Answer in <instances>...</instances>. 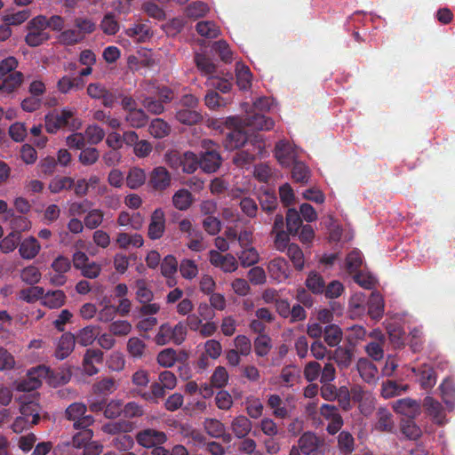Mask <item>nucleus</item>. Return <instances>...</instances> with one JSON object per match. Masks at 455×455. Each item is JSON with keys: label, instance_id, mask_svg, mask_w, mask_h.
<instances>
[{"label": "nucleus", "instance_id": "19", "mask_svg": "<svg viewBox=\"0 0 455 455\" xmlns=\"http://www.w3.org/2000/svg\"><path fill=\"white\" fill-rule=\"evenodd\" d=\"M75 344V335L72 334L71 332H65L64 334L61 335L59 340L55 351V356L60 360L67 358L74 350Z\"/></svg>", "mask_w": 455, "mask_h": 455}, {"label": "nucleus", "instance_id": "30", "mask_svg": "<svg viewBox=\"0 0 455 455\" xmlns=\"http://www.w3.org/2000/svg\"><path fill=\"white\" fill-rule=\"evenodd\" d=\"M147 176L145 171L139 167L131 168L126 176V185L131 189H138L145 184Z\"/></svg>", "mask_w": 455, "mask_h": 455}, {"label": "nucleus", "instance_id": "37", "mask_svg": "<svg viewBox=\"0 0 455 455\" xmlns=\"http://www.w3.org/2000/svg\"><path fill=\"white\" fill-rule=\"evenodd\" d=\"M343 332L339 326L336 324L326 325L323 329L324 341L330 347L338 346L342 340Z\"/></svg>", "mask_w": 455, "mask_h": 455}, {"label": "nucleus", "instance_id": "58", "mask_svg": "<svg viewBox=\"0 0 455 455\" xmlns=\"http://www.w3.org/2000/svg\"><path fill=\"white\" fill-rule=\"evenodd\" d=\"M132 425L125 420L108 422L102 426V430L106 434L117 435L120 433H127L131 430Z\"/></svg>", "mask_w": 455, "mask_h": 455}, {"label": "nucleus", "instance_id": "15", "mask_svg": "<svg viewBox=\"0 0 455 455\" xmlns=\"http://www.w3.org/2000/svg\"><path fill=\"white\" fill-rule=\"evenodd\" d=\"M24 75L14 71L7 76H0V93L9 95L14 92L23 83Z\"/></svg>", "mask_w": 455, "mask_h": 455}, {"label": "nucleus", "instance_id": "22", "mask_svg": "<svg viewBox=\"0 0 455 455\" xmlns=\"http://www.w3.org/2000/svg\"><path fill=\"white\" fill-rule=\"evenodd\" d=\"M423 405L436 424L443 425L444 423L445 414L442 404L438 401L431 396H427L424 399Z\"/></svg>", "mask_w": 455, "mask_h": 455}, {"label": "nucleus", "instance_id": "17", "mask_svg": "<svg viewBox=\"0 0 455 455\" xmlns=\"http://www.w3.org/2000/svg\"><path fill=\"white\" fill-rule=\"evenodd\" d=\"M243 123L246 126L259 131H268L274 127V121L261 113L247 115Z\"/></svg>", "mask_w": 455, "mask_h": 455}, {"label": "nucleus", "instance_id": "54", "mask_svg": "<svg viewBox=\"0 0 455 455\" xmlns=\"http://www.w3.org/2000/svg\"><path fill=\"white\" fill-rule=\"evenodd\" d=\"M195 62L197 68L206 76H212L216 72L215 64L204 54L196 53L195 56Z\"/></svg>", "mask_w": 455, "mask_h": 455}, {"label": "nucleus", "instance_id": "27", "mask_svg": "<svg viewBox=\"0 0 455 455\" xmlns=\"http://www.w3.org/2000/svg\"><path fill=\"white\" fill-rule=\"evenodd\" d=\"M66 294L61 290L44 292L42 303L49 308H60L66 302Z\"/></svg>", "mask_w": 455, "mask_h": 455}, {"label": "nucleus", "instance_id": "24", "mask_svg": "<svg viewBox=\"0 0 455 455\" xmlns=\"http://www.w3.org/2000/svg\"><path fill=\"white\" fill-rule=\"evenodd\" d=\"M368 315L373 320H379L384 313V300L378 291L371 292L368 299Z\"/></svg>", "mask_w": 455, "mask_h": 455}, {"label": "nucleus", "instance_id": "42", "mask_svg": "<svg viewBox=\"0 0 455 455\" xmlns=\"http://www.w3.org/2000/svg\"><path fill=\"white\" fill-rule=\"evenodd\" d=\"M196 30L200 36L206 38H216L220 33V28L213 21L210 20L197 22Z\"/></svg>", "mask_w": 455, "mask_h": 455}, {"label": "nucleus", "instance_id": "4", "mask_svg": "<svg viewBox=\"0 0 455 455\" xmlns=\"http://www.w3.org/2000/svg\"><path fill=\"white\" fill-rule=\"evenodd\" d=\"M28 34L25 36L26 44L30 47H37L47 42L51 36L46 31V16L37 15L27 24Z\"/></svg>", "mask_w": 455, "mask_h": 455}, {"label": "nucleus", "instance_id": "2", "mask_svg": "<svg viewBox=\"0 0 455 455\" xmlns=\"http://www.w3.org/2000/svg\"><path fill=\"white\" fill-rule=\"evenodd\" d=\"M187 338V325L184 322H179L176 325L172 326L169 323L160 325L155 341L159 346L169 343L174 345H181Z\"/></svg>", "mask_w": 455, "mask_h": 455}, {"label": "nucleus", "instance_id": "18", "mask_svg": "<svg viewBox=\"0 0 455 455\" xmlns=\"http://www.w3.org/2000/svg\"><path fill=\"white\" fill-rule=\"evenodd\" d=\"M247 140L246 132L241 129H234L226 134L223 145L227 150L232 151L244 146Z\"/></svg>", "mask_w": 455, "mask_h": 455}, {"label": "nucleus", "instance_id": "52", "mask_svg": "<svg viewBox=\"0 0 455 455\" xmlns=\"http://www.w3.org/2000/svg\"><path fill=\"white\" fill-rule=\"evenodd\" d=\"M363 259L359 251H350L346 258L345 267L349 274L355 275L361 272L360 267L362 266Z\"/></svg>", "mask_w": 455, "mask_h": 455}, {"label": "nucleus", "instance_id": "36", "mask_svg": "<svg viewBox=\"0 0 455 455\" xmlns=\"http://www.w3.org/2000/svg\"><path fill=\"white\" fill-rule=\"evenodd\" d=\"M307 288L314 294H323L325 282L323 276L316 271H311L305 282Z\"/></svg>", "mask_w": 455, "mask_h": 455}, {"label": "nucleus", "instance_id": "31", "mask_svg": "<svg viewBox=\"0 0 455 455\" xmlns=\"http://www.w3.org/2000/svg\"><path fill=\"white\" fill-rule=\"evenodd\" d=\"M353 348L347 347H338L333 352V359L341 369L348 368L353 360Z\"/></svg>", "mask_w": 455, "mask_h": 455}, {"label": "nucleus", "instance_id": "50", "mask_svg": "<svg viewBox=\"0 0 455 455\" xmlns=\"http://www.w3.org/2000/svg\"><path fill=\"white\" fill-rule=\"evenodd\" d=\"M267 405L273 409L275 418L285 419L288 417V410L283 405V400L278 395H270L267 399Z\"/></svg>", "mask_w": 455, "mask_h": 455}, {"label": "nucleus", "instance_id": "57", "mask_svg": "<svg viewBox=\"0 0 455 455\" xmlns=\"http://www.w3.org/2000/svg\"><path fill=\"white\" fill-rule=\"evenodd\" d=\"M125 34L138 42H144L150 36V30L145 24H136L125 29Z\"/></svg>", "mask_w": 455, "mask_h": 455}, {"label": "nucleus", "instance_id": "46", "mask_svg": "<svg viewBox=\"0 0 455 455\" xmlns=\"http://www.w3.org/2000/svg\"><path fill=\"white\" fill-rule=\"evenodd\" d=\"M259 201L262 211L272 213L278 205L277 197L274 192L264 191L259 194Z\"/></svg>", "mask_w": 455, "mask_h": 455}, {"label": "nucleus", "instance_id": "35", "mask_svg": "<svg viewBox=\"0 0 455 455\" xmlns=\"http://www.w3.org/2000/svg\"><path fill=\"white\" fill-rule=\"evenodd\" d=\"M193 203L192 194L185 188L179 189L172 196V204L180 211L188 210Z\"/></svg>", "mask_w": 455, "mask_h": 455}, {"label": "nucleus", "instance_id": "41", "mask_svg": "<svg viewBox=\"0 0 455 455\" xmlns=\"http://www.w3.org/2000/svg\"><path fill=\"white\" fill-rule=\"evenodd\" d=\"M439 388L443 403L452 409L455 406V384L450 379H444Z\"/></svg>", "mask_w": 455, "mask_h": 455}, {"label": "nucleus", "instance_id": "59", "mask_svg": "<svg viewBox=\"0 0 455 455\" xmlns=\"http://www.w3.org/2000/svg\"><path fill=\"white\" fill-rule=\"evenodd\" d=\"M72 438L73 446L76 448L84 447L89 443L93 436V431L87 427L86 428H78Z\"/></svg>", "mask_w": 455, "mask_h": 455}, {"label": "nucleus", "instance_id": "1", "mask_svg": "<svg viewBox=\"0 0 455 455\" xmlns=\"http://www.w3.org/2000/svg\"><path fill=\"white\" fill-rule=\"evenodd\" d=\"M75 112L68 108L54 109L44 117L45 130L49 133H56L61 128L70 131L79 129L81 122L74 118Z\"/></svg>", "mask_w": 455, "mask_h": 455}, {"label": "nucleus", "instance_id": "43", "mask_svg": "<svg viewBox=\"0 0 455 455\" xmlns=\"http://www.w3.org/2000/svg\"><path fill=\"white\" fill-rule=\"evenodd\" d=\"M378 421L376 428L380 431L392 432L394 420L392 414L385 408H379L377 411Z\"/></svg>", "mask_w": 455, "mask_h": 455}, {"label": "nucleus", "instance_id": "44", "mask_svg": "<svg viewBox=\"0 0 455 455\" xmlns=\"http://www.w3.org/2000/svg\"><path fill=\"white\" fill-rule=\"evenodd\" d=\"M408 385H401L393 380L383 382L381 388V395L385 398H390L395 395H400L408 390Z\"/></svg>", "mask_w": 455, "mask_h": 455}, {"label": "nucleus", "instance_id": "53", "mask_svg": "<svg viewBox=\"0 0 455 455\" xmlns=\"http://www.w3.org/2000/svg\"><path fill=\"white\" fill-rule=\"evenodd\" d=\"M59 42L67 46H72L84 41V36L76 28L63 30L59 37Z\"/></svg>", "mask_w": 455, "mask_h": 455}, {"label": "nucleus", "instance_id": "62", "mask_svg": "<svg viewBox=\"0 0 455 455\" xmlns=\"http://www.w3.org/2000/svg\"><path fill=\"white\" fill-rule=\"evenodd\" d=\"M239 260L243 267H251L259 261V256L254 247H244L238 255Z\"/></svg>", "mask_w": 455, "mask_h": 455}, {"label": "nucleus", "instance_id": "16", "mask_svg": "<svg viewBox=\"0 0 455 455\" xmlns=\"http://www.w3.org/2000/svg\"><path fill=\"white\" fill-rule=\"evenodd\" d=\"M370 336L378 339V341H371L365 346V352L370 358L374 361H380L384 357L383 344L385 336L381 331L374 330L370 333Z\"/></svg>", "mask_w": 455, "mask_h": 455}, {"label": "nucleus", "instance_id": "48", "mask_svg": "<svg viewBox=\"0 0 455 455\" xmlns=\"http://www.w3.org/2000/svg\"><path fill=\"white\" fill-rule=\"evenodd\" d=\"M389 341L395 348H401L404 346V331L399 325L389 324L387 327Z\"/></svg>", "mask_w": 455, "mask_h": 455}, {"label": "nucleus", "instance_id": "63", "mask_svg": "<svg viewBox=\"0 0 455 455\" xmlns=\"http://www.w3.org/2000/svg\"><path fill=\"white\" fill-rule=\"evenodd\" d=\"M137 291L136 297L140 303H148L153 299L154 294L148 287L144 279H138L135 282Z\"/></svg>", "mask_w": 455, "mask_h": 455}, {"label": "nucleus", "instance_id": "11", "mask_svg": "<svg viewBox=\"0 0 455 455\" xmlns=\"http://www.w3.org/2000/svg\"><path fill=\"white\" fill-rule=\"evenodd\" d=\"M299 450L305 455H318V450L323 445V440L312 432L304 433L299 439Z\"/></svg>", "mask_w": 455, "mask_h": 455}, {"label": "nucleus", "instance_id": "10", "mask_svg": "<svg viewBox=\"0 0 455 455\" xmlns=\"http://www.w3.org/2000/svg\"><path fill=\"white\" fill-rule=\"evenodd\" d=\"M103 352L98 348L86 349L83 358V370L88 376H93L99 372L98 364L103 363Z\"/></svg>", "mask_w": 455, "mask_h": 455}, {"label": "nucleus", "instance_id": "56", "mask_svg": "<svg viewBox=\"0 0 455 455\" xmlns=\"http://www.w3.org/2000/svg\"><path fill=\"white\" fill-rule=\"evenodd\" d=\"M204 427L206 433L212 438H220L226 430L225 425L216 419H206Z\"/></svg>", "mask_w": 455, "mask_h": 455}, {"label": "nucleus", "instance_id": "12", "mask_svg": "<svg viewBox=\"0 0 455 455\" xmlns=\"http://www.w3.org/2000/svg\"><path fill=\"white\" fill-rule=\"evenodd\" d=\"M165 231V214L161 208L156 209L150 218L148 236L151 240L160 239Z\"/></svg>", "mask_w": 455, "mask_h": 455}, {"label": "nucleus", "instance_id": "14", "mask_svg": "<svg viewBox=\"0 0 455 455\" xmlns=\"http://www.w3.org/2000/svg\"><path fill=\"white\" fill-rule=\"evenodd\" d=\"M267 268L270 276L277 282L286 280L291 274L289 263L282 257H277L270 260Z\"/></svg>", "mask_w": 455, "mask_h": 455}, {"label": "nucleus", "instance_id": "49", "mask_svg": "<svg viewBox=\"0 0 455 455\" xmlns=\"http://www.w3.org/2000/svg\"><path fill=\"white\" fill-rule=\"evenodd\" d=\"M414 419L415 418L403 419L400 424L403 435L411 440H416L421 435V429L416 425Z\"/></svg>", "mask_w": 455, "mask_h": 455}, {"label": "nucleus", "instance_id": "32", "mask_svg": "<svg viewBox=\"0 0 455 455\" xmlns=\"http://www.w3.org/2000/svg\"><path fill=\"white\" fill-rule=\"evenodd\" d=\"M272 347V339L267 334L258 335L253 340L254 352L258 357L267 356Z\"/></svg>", "mask_w": 455, "mask_h": 455}, {"label": "nucleus", "instance_id": "40", "mask_svg": "<svg viewBox=\"0 0 455 455\" xmlns=\"http://www.w3.org/2000/svg\"><path fill=\"white\" fill-rule=\"evenodd\" d=\"M125 120L133 128H142L148 124V116L142 108H136L126 114Z\"/></svg>", "mask_w": 455, "mask_h": 455}, {"label": "nucleus", "instance_id": "21", "mask_svg": "<svg viewBox=\"0 0 455 455\" xmlns=\"http://www.w3.org/2000/svg\"><path fill=\"white\" fill-rule=\"evenodd\" d=\"M84 86V81L80 76L72 77L63 76L57 83V89L60 93L67 94L72 91H79Z\"/></svg>", "mask_w": 455, "mask_h": 455}, {"label": "nucleus", "instance_id": "23", "mask_svg": "<svg viewBox=\"0 0 455 455\" xmlns=\"http://www.w3.org/2000/svg\"><path fill=\"white\" fill-rule=\"evenodd\" d=\"M188 356V353L185 351L180 352L178 355L173 348H165L158 354L157 363L163 367L169 368L173 366L178 360L186 361Z\"/></svg>", "mask_w": 455, "mask_h": 455}, {"label": "nucleus", "instance_id": "28", "mask_svg": "<svg viewBox=\"0 0 455 455\" xmlns=\"http://www.w3.org/2000/svg\"><path fill=\"white\" fill-rule=\"evenodd\" d=\"M40 248L37 240L31 236L20 243L19 251L23 259H31L38 254Z\"/></svg>", "mask_w": 455, "mask_h": 455}, {"label": "nucleus", "instance_id": "13", "mask_svg": "<svg viewBox=\"0 0 455 455\" xmlns=\"http://www.w3.org/2000/svg\"><path fill=\"white\" fill-rule=\"evenodd\" d=\"M392 408L396 413L404 415L407 419L416 418L420 413L419 402L409 397L393 402Z\"/></svg>", "mask_w": 455, "mask_h": 455}, {"label": "nucleus", "instance_id": "20", "mask_svg": "<svg viewBox=\"0 0 455 455\" xmlns=\"http://www.w3.org/2000/svg\"><path fill=\"white\" fill-rule=\"evenodd\" d=\"M230 428L238 439H243L251 431L252 422L245 416L239 415L231 421Z\"/></svg>", "mask_w": 455, "mask_h": 455}, {"label": "nucleus", "instance_id": "29", "mask_svg": "<svg viewBox=\"0 0 455 455\" xmlns=\"http://www.w3.org/2000/svg\"><path fill=\"white\" fill-rule=\"evenodd\" d=\"M293 151L289 142L280 140L275 148V156L277 161L283 164H289L293 159Z\"/></svg>", "mask_w": 455, "mask_h": 455}, {"label": "nucleus", "instance_id": "7", "mask_svg": "<svg viewBox=\"0 0 455 455\" xmlns=\"http://www.w3.org/2000/svg\"><path fill=\"white\" fill-rule=\"evenodd\" d=\"M137 443L145 448H151L158 444H164L167 442L168 438L164 431L155 428H146L139 431L136 434Z\"/></svg>", "mask_w": 455, "mask_h": 455}, {"label": "nucleus", "instance_id": "38", "mask_svg": "<svg viewBox=\"0 0 455 455\" xmlns=\"http://www.w3.org/2000/svg\"><path fill=\"white\" fill-rule=\"evenodd\" d=\"M20 416L30 419V425H36L40 420V407L35 402L24 403L20 406Z\"/></svg>", "mask_w": 455, "mask_h": 455}, {"label": "nucleus", "instance_id": "61", "mask_svg": "<svg viewBox=\"0 0 455 455\" xmlns=\"http://www.w3.org/2000/svg\"><path fill=\"white\" fill-rule=\"evenodd\" d=\"M104 212L100 209H92L87 212L84 219L85 227L89 229L97 228L103 221Z\"/></svg>", "mask_w": 455, "mask_h": 455}, {"label": "nucleus", "instance_id": "64", "mask_svg": "<svg viewBox=\"0 0 455 455\" xmlns=\"http://www.w3.org/2000/svg\"><path fill=\"white\" fill-rule=\"evenodd\" d=\"M100 28L107 35H115L117 33L119 30V23L114 13L109 12L103 17L100 22Z\"/></svg>", "mask_w": 455, "mask_h": 455}, {"label": "nucleus", "instance_id": "5", "mask_svg": "<svg viewBox=\"0 0 455 455\" xmlns=\"http://www.w3.org/2000/svg\"><path fill=\"white\" fill-rule=\"evenodd\" d=\"M87 406L83 403H73L68 405L65 411V418L73 421V427L75 429L86 428L94 423V418L92 415L86 414Z\"/></svg>", "mask_w": 455, "mask_h": 455}, {"label": "nucleus", "instance_id": "33", "mask_svg": "<svg viewBox=\"0 0 455 455\" xmlns=\"http://www.w3.org/2000/svg\"><path fill=\"white\" fill-rule=\"evenodd\" d=\"M175 117L180 123L187 125L196 124L203 119L200 112L190 108L179 109L176 112Z\"/></svg>", "mask_w": 455, "mask_h": 455}, {"label": "nucleus", "instance_id": "8", "mask_svg": "<svg viewBox=\"0 0 455 455\" xmlns=\"http://www.w3.org/2000/svg\"><path fill=\"white\" fill-rule=\"evenodd\" d=\"M172 177L164 166L155 167L149 173L148 186L155 191L162 192L171 186Z\"/></svg>", "mask_w": 455, "mask_h": 455}, {"label": "nucleus", "instance_id": "45", "mask_svg": "<svg viewBox=\"0 0 455 455\" xmlns=\"http://www.w3.org/2000/svg\"><path fill=\"white\" fill-rule=\"evenodd\" d=\"M287 256L292 262L293 267L296 270L301 271L304 268V253L298 244L291 243L289 245L287 250Z\"/></svg>", "mask_w": 455, "mask_h": 455}, {"label": "nucleus", "instance_id": "47", "mask_svg": "<svg viewBox=\"0 0 455 455\" xmlns=\"http://www.w3.org/2000/svg\"><path fill=\"white\" fill-rule=\"evenodd\" d=\"M180 165L184 172L191 174L197 170L199 158L192 152H186L180 157Z\"/></svg>", "mask_w": 455, "mask_h": 455}, {"label": "nucleus", "instance_id": "34", "mask_svg": "<svg viewBox=\"0 0 455 455\" xmlns=\"http://www.w3.org/2000/svg\"><path fill=\"white\" fill-rule=\"evenodd\" d=\"M286 228L291 235H297L303 226L299 212L294 208H289L286 212Z\"/></svg>", "mask_w": 455, "mask_h": 455}, {"label": "nucleus", "instance_id": "9", "mask_svg": "<svg viewBox=\"0 0 455 455\" xmlns=\"http://www.w3.org/2000/svg\"><path fill=\"white\" fill-rule=\"evenodd\" d=\"M411 371L414 373L422 389L426 391L431 390L436 384L437 376L431 365L423 363L418 367H412Z\"/></svg>", "mask_w": 455, "mask_h": 455}, {"label": "nucleus", "instance_id": "3", "mask_svg": "<svg viewBox=\"0 0 455 455\" xmlns=\"http://www.w3.org/2000/svg\"><path fill=\"white\" fill-rule=\"evenodd\" d=\"M222 158L219 146L211 140L202 141L199 167L207 173L215 172L221 165Z\"/></svg>", "mask_w": 455, "mask_h": 455}, {"label": "nucleus", "instance_id": "6", "mask_svg": "<svg viewBox=\"0 0 455 455\" xmlns=\"http://www.w3.org/2000/svg\"><path fill=\"white\" fill-rule=\"evenodd\" d=\"M52 371L45 365H38L28 371L27 377L19 384L21 391H32L38 388L42 384V379H52Z\"/></svg>", "mask_w": 455, "mask_h": 455}, {"label": "nucleus", "instance_id": "55", "mask_svg": "<svg viewBox=\"0 0 455 455\" xmlns=\"http://www.w3.org/2000/svg\"><path fill=\"white\" fill-rule=\"evenodd\" d=\"M170 125L161 118L152 120L149 125V132L157 139H162L170 133Z\"/></svg>", "mask_w": 455, "mask_h": 455}, {"label": "nucleus", "instance_id": "26", "mask_svg": "<svg viewBox=\"0 0 455 455\" xmlns=\"http://www.w3.org/2000/svg\"><path fill=\"white\" fill-rule=\"evenodd\" d=\"M99 334V328L93 325H88L77 331L75 335L76 343L87 347L92 345Z\"/></svg>", "mask_w": 455, "mask_h": 455}, {"label": "nucleus", "instance_id": "39", "mask_svg": "<svg viewBox=\"0 0 455 455\" xmlns=\"http://www.w3.org/2000/svg\"><path fill=\"white\" fill-rule=\"evenodd\" d=\"M236 84L241 90H247L251 85V73L250 68L241 63L236 64Z\"/></svg>", "mask_w": 455, "mask_h": 455}, {"label": "nucleus", "instance_id": "25", "mask_svg": "<svg viewBox=\"0 0 455 455\" xmlns=\"http://www.w3.org/2000/svg\"><path fill=\"white\" fill-rule=\"evenodd\" d=\"M356 367L360 376L364 381L371 383L376 379L378 369L368 358H360Z\"/></svg>", "mask_w": 455, "mask_h": 455}, {"label": "nucleus", "instance_id": "60", "mask_svg": "<svg viewBox=\"0 0 455 455\" xmlns=\"http://www.w3.org/2000/svg\"><path fill=\"white\" fill-rule=\"evenodd\" d=\"M72 187H74V179L70 177H56L49 184V189L54 194L68 190Z\"/></svg>", "mask_w": 455, "mask_h": 455}, {"label": "nucleus", "instance_id": "51", "mask_svg": "<svg viewBox=\"0 0 455 455\" xmlns=\"http://www.w3.org/2000/svg\"><path fill=\"white\" fill-rule=\"evenodd\" d=\"M291 177L294 181L306 184L309 180L310 171L304 163L297 161L293 163Z\"/></svg>", "mask_w": 455, "mask_h": 455}]
</instances>
